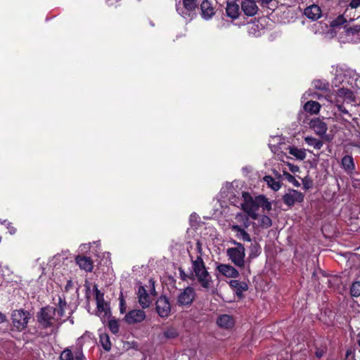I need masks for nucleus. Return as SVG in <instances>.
<instances>
[{
	"label": "nucleus",
	"instance_id": "obj_1",
	"mask_svg": "<svg viewBox=\"0 0 360 360\" xmlns=\"http://www.w3.org/2000/svg\"><path fill=\"white\" fill-rule=\"evenodd\" d=\"M66 308V302L59 297L57 308L46 307L42 308L38 313L37 321L39 325L44 328L60 325L62 323L61 318L65 316Z\"/></svg>",
	"mask_w": 360,
	"mask_h": 360
},
{
	"label": "nucleus",
	"instance_id": "obj_2",
	"mask_svg": "<svg viewBox=\"0 0 360 360\" xmlns=\"http://www.w3.org/2000/svg\"><path fill=\"white\" fill-rule=\"evenodd\" d=\"M334 84L335 86L346 84L354 89H360V77L352 69L338 67L336 69Z\"/></svg>",
	"mask_w": 360,
	"mask_h": 360
},
{
	"label": "nucleus",
	"instance_id": "obj_3",
	"mask_svg": "<svg viewBox=\"0 0 360 360\" xmlns=\"http://www.w3.org/2000/svg\"><path fill=\"white\" fill-rule=\"evenodd\" d=\"M190 257L192 262L194 278L195 277L197 278L202 288L208 289L212 279L206 269L202 257H200V255H197L196 257L194 258L192 255H190Z\"/></svg>",
	"mask_w": 360,
	"mask_h": 360
},
{
	"label": "nucleus",
	"instance_id": "obj_4",
	"mask_svg": "<svg viewBox=\"0 0 360 360\" xmlns=\"http://www.w3.org/2000/svg\"><path fill=\"white\" fill-rule=\"evenodd\" d=\"M231 243L236 247L228 248L226 255L236 266L243 268L245 266V248L242 243L236 240H233Z\"/></svg>",
	"mask_w": 360,
	"mask_h": 360
},
{
	"label": "nucleus",
	"instance_id": "obj_5",
	"mask_svg": "<svg viewBox=\"0 0 360 360\" xmlns=\"http://www.w3.org/2000/svg\"><path fill=\"white\" fill-rule=\"evenodd\" d=\"M11 316L12 326L17 331L24 330L32 318V315L29 311L21 309L13 310Z\"/></svg>",
	"mask_w": 360,
	"mask_h": 360
},
{
	"label": "nucleus",
	"instance_id": "obj_6",
	"mask_svg": "<svg viewBox=\"0 0 360 360\" xmlns=\"http://www.w3.org/2000/svg\"><path fill=\"white\" fill-rule=\"evenodd\" d=\"M243 202L241 204L242 209L252 219H257V211L259 205L257 202V197L252 198L248 193H243Z\"/></svg>",
	"mask_w": 360,
	"mask_h": 360
},
{
	"label": "nucleus",
	"instance_id": "obj_7",
	"mask_svg": "<svg viewBox=\"0 0 360 360\" xmlns=\"http://www.w3.org/2000/svg\"><path fill=\"white\" fill-rule=\"evenodd\" d=\"M197 8L196 0H183L182 5L178 6L176 11L186 21H190L196 15Z\"/></svg>",
	"mask_w": 360,
	"mask_h": 360
},
{
	"label": "nucleus",
	"instance_id": "obj_8",
	"mask_svg": "<svg viewBox=\"0 0 360 360\" xmlns=\"http://www.w3.org/2000/svg\"><path fill=\"white\" fill-rule=\"evenodd\" d=\"M95 289V297L97 305V313L101 319L105 320L109 318L110 316V307L107 302H105L103 298V294L97 288Z\"/></svg>",
	"mask_w": 360,
	"mask_h": 360
},
{
	"label": "nucleus",
	"instance_id": "obj_9",
	"mask_svg": "<svg viewBox=\"0 0 360 360\" xmlns=\"http://www.w3.org/2000/svg\"><path fill=\"white\" fill-rule=\"evenodd\" d=\"M195 292L193 288L187 287L179 294L176 303L180 307H189L193 302Z\"/></svg>",
	"mask_w": 360,
	"mask_h": 360
},
{
	"label": "nucleus",
	"instance_id": "obj_10",
	"mask_svg": "<svg viewBox=\"0 0 360 360\" xmlns=\"http://www.w3.org/2000/svg\"><path fill=\"white\" fill-rule=\"evenodd\" d=\"M304 198V194L295 189H288L282 198L283 202L289 207L293 206L295 203L302 202Z\"/></svg>",
	"mask_w": 360,
	"mask_h": 360
},
{
	"label": "nucleus",
	"instance_id": "obj_11",
	"mask_svg": "<svg viewBox=\"0 0 360 360\" xmlns=\"http://www.w3.org/2000/svg\"><path fill=\"white\" fill-rule=\"evenodd\" d=\"M155 309L160 317H167L171 311L169 299L166 296H160L156 301Z\"/></svg>",
	"mask_w": 360,
	"mask_h": 360
},
{
	"label": "nucleus",
	"instance_id": "obj_12",
	"mask_svg": "<svg viewBox=\"0 0 360 360\" xmlns=\"http://www.w3.org/2000/svg\"><path fill=\"white\" fill-rule=\"evenodd\" d=\"M146 319V313L141 309H133L129 311L124 317L125 321L129 324L142 322Z\"/></svg>",
	"mask_w": 360,
	"mask_h": 360
},
{
	"label": "nucleus",
	"instance_id": "obj_13",
	"mask_svg": "<svg viewBox=\"0 0 360 360\" xmlns=\"http://www.w3.org/2000/svg\"><path fill=\"white\" fill-rule=\"evenodd\" d=\"M309 127L321 137H323L328 130L327 124L319 118L312 119L309 122Z\"/></svg>",
	"mask_w": 360,
	"mask_h": 360
},
{
	"label": "nucleus",
	"instance_id": "obj_14",
	"mask_svg": "<svg viewBox=\"0 0 360 360\" xmlns=\"http://www.w3.org/2000/svg\"><path fill=\"white\" fill-rule=\"evenodd\" d=\"M202 17L205 20L210 19L215 13V8L212 0H203L200 5Z\"/></svg>",
	"mask_w": 360,
	"mask_h": 360
},
{
	"label": "nucleus",
	"instance_id": "obj_15",
	"mask_svg": "<svg viewBox=\"0 0 360 360\" xmlns=\"http://www.w3.org/2000/svg\"><path fill=\"white\" fill-rule=\"evenodd\" d=\"M241 9L248 16H254L258 11V6L255 0H243Z\"/></svg>",
	"mask_w": 360,
	"mask_h": 360
},
{
	"label": "nucleus",
	"instance_id": "obj_16",
	"mask_svg": "<svg viewBox=\"0 0 360 360\" xmlns=\"http://www.w3.org/2000/svg\"><path fill=\"white\" fill-rule=\"evenodd\" d=\"M345 23H347V20L342 15H340L330 22V25L333 28L342 29L348 34H354L358 32L356 29L347 27V25H344Z\"/></svg>",
	"mask_w": 360,
	"mask_h": 360
},
{
	"label": "nucleus",
	"instance_id": "obj_17",
	"mask_svg": "<svg viewBox=\"0 0 360 360\" xmlns=\"http://www.w3.org/2000/svg\"><path fill=\"white\" fill-rule=\"evenodd\" d=\"M69 262L68 257L65 254H58L53 257L49 262V266L53 269H59L63 266L67 265Z\"/></svg>",
	"mask_w": 360,
	"mask_h": 360
},
{
	"label": "nucleus",
	"instance_id": "obj_18",
	"mask_svg": "<svg viewBox=\"0 0 360 360\" xmlns=\"http://www.w3.org/2000/svg\"><path fill=\"white\" fill-rule=\"evenodd\" d=\"M218 271L223 276L229 278H237L239 276V272L230 264H221L217 266Z\"/></svg>",
	"mask_w": 360,
	"mask_h": 360
},
{
	"label": "nucleus",
	"instance_id": "obj_19",
	"mask_svg": "<svg viewBox=\"0 0 360 360\" xmlns=\"http://www.w3.org/2000/svg\"><path fill=\"white\" fill-rule=\"evenodd\" d=\"M136 295H137L138 302H139V304L141 305V307L143 309L148 308L151 303V300H150L149 295L148 294V292H147L146 290L144 288V287L139 286Z\"/></svg>",
	"mask_w": 360,
	"mask_h": 360
},
{
	"label": "nucleus",
	"instance_id": "obj_20",
	"mask_svg": "<svg viewBox=\"0 0 360 360\" xmlns=\"http://www.w3.org/2000/svg\"><path fill=\"white\" fill-rule=\"evenodd\" d=\"M304 13L308 18L316 20L321 18L322 12L319 6L313 4L306 8Z\"/></svg>",
	"mask_w": 360,
	"mask_h": 360
},
{
	"label": "nucleus",
	"instance_id": "obj_21",
	"mask_svg": "<svg viewBox=\"0 0 360 360\" xmlns=\"http://www.w3.org/2000/svg\"><path fill=\"white\" fill-rule=\"evenodd\" d=\"M226 13L232 19L238 18L240 13L239 6L235 1H227Z\"/></svg>",
	"mask_w": 360,
	"mask_h": 360
},
{
	"label": "nucleus",
	"instance_id": "obj_22",
	"mask_svg": "<svg viewBox=\"0 0 360 360\" xmlns=\"http://www.w3.org/2000/svg\"><path fill=\"white\" fill-rule=\"evenodd\" d=\"M229 285L236 291V293L238 296H240L244 291L248 289V285L245 282L238 280H231L229 282Z\"/></svg>",
	"mask_w": 360,
	"mask_h": 360
},
{
	"label": "nucleus",
	"instance_id": "obj_23",
	"mask_svg": "<svg viewBox=\"0 0 360 360\" xmlns=\"http://www.w3.org/2000/svg\"><path fill=\"white\" fill-rule=\"evenodd\" d=\"M76 262L79 266L86 271H92L93 262L89 257L85 256H78L76 258Z\"/></svg>",
	"mask_w": 360,
	"mask_h": 360
},
{
	"label": "nucleus",
	"instance_id": "obj_24",
	"mask_svg": "<svg viewBox=\"0 0 360 360\" xmlns=\"http://www.w3.org/2000/svg\"><path fill=\"white\" fill-rule=\"evenodd\" d=\"M231 229L236 233V236L243 241L250 242L251 238L249 233L245 230L241 228L238 225L233 224L231 226Z\"/></svg>",
	"mask_w": 360,
	"mask_h": 360
},
{
	"label": "nucleus",
	"instance_id": "obj_25",
	"mask_svg": "<svg viewBox=\"0 0 360 360\" xmlns=\"http://www.w3.org/2000/svg\"><path fill=\"white\" fill-rule=\"evenodd\" d=\"M217 323L219 327L224 328H230L234 325L233 319L228 314L221 315L218 318Z\"/></svg>",
	"mask_w": 360,
	"mask_h": 360
},
{
	"label": "nucleus",
	"instance_id": "obj_26",
	"mask_svg": "<svg viewBox=\"0 0 360 360\" xmlns=\"http://www.w3.org/2000/svg\"><path fill=\"white\" fill-rule=\"evenodd\" d=\"M337 96L338 98H342L343 102L351 103L354 101L352 91L345 86L338 90Z\"/></svg>",
	"mask_w": 360,
	"mask_h": 360
},
{
	"label": "nucleus",
	"instance_id": "obj_27",
	"mask_svg": "<svg viewBox=\"0 0 360 360\" xmlns=\"http://www.w3.org/2000/svg\"><path fill=\"white\" fill-rule=\"evenodd\" d=\"M342 165L348 174H352L355 169L354 159L351 155H345L342 158Z\"/></svg>",
	"mask_w": 360,
	"mask_h": 360
},
{
	"label": "nucleus",
	"instance_id": "obj_28",
	"mask_svg": "<svg viewBox=\"0 0 360 360\" xmlns=\"http://www.w3.org/2000/svg\"><path fill=\"white\" fill-rule=\"evenodd\" d=\"M321 105L316 101H307L304 105V109L305 111L311 114H317L319 112Z\"/></svg>",
	"mask_w": 360,
	"mask_h": 360
},
{
	"label": "nucleus",
	"instance_id": "obj_29",
	"mask_svg": "<svg viewBox=\"0 0 360 360\" xmlns=\"http://www.w3.org/2000/svg\"><path fill=\"white\" fill-rule=\"evenodd\" d=\"M304 141L307 145L317 150L321 149L323 146V143L321 140L310 136L304 137Z\"/></svg>",
	"mask_w": 360,
	"mask_h": 360
},
{
	"label": "nucleus",
	"instance_id": "obj_30",
	"mask_svg": "<svg viewBox=\"0 0 360 360\" xmlns=\"http://www.w3.org/2000/svg\"><path fill=\"white\" fill-rule=\"evenodd\" d=\"M289 153L300 160H303L306 158V152L303 148L290 147Z\"/></svg>",
	"mask_w": 360,
	"mask_h": 360
},
{
	"label": "nucleus",
	"instance_id": "obj_31",
	"mask_svg": "<svg viewBox=\"0 0 360 360\" xmlns=\"http://www.w3.org/2000/svg\"><path fill=\"white\" fill-rule=\"evenodd\" d=\"M264 181L271 189L275 191H278L281 187L280 181H276L271 176H265L264 177Z\"/></svg>",
	"mask_w": 360,
	"mask_h": 360
},
{
	"label": "nucleus",
	"instance_id": "obj_32",
	"mask_svg": "<svg viewBox=\"0 0 360 360\" xmlns=\"http://www.w3.org/2000/svg\"><path fill=\"white\" fill-rule=\"evenodd\" d=\"M257 202L259 205V208L262 207L264 210L269 211L271 210V204L263 195L257 196Z\"/></svg>",
	"mask_w": 360,
	"mask_h": 360
},
{
	"label": "nucleus",
	"instance_id": "obj_33",
	"mask_svg": "<svg viewBox=\"0 0 360 360\" xmlns=\"http://www.w3.org/2000/svg\"><path fill=\"white\" fill-rule=\"evenodd\" d=\"M257 202L259 205V208L262 207L264 210L269 211L271 210V204L263 195L257 196Z\"/></svg>",
	"mask_w": 360,
	"mask_h": 360
},
{
	"label": "nucleus",
	"instance_id": "obj_34",
	"mask_svg": "<svg viewBox=\"0 0 360 360\" xmlns=\"http://www.w3.org/2000/svg\"><path fill=\"white\" fill-rule=\"evenodd\" d=\"M257 219L259 225L263 229H267L272 225L271 219L266 215H262Z\"/></svg>",
	"mask_w": 360,
	"mask_h": 360
},
{
	"label": "nucleus",
	"instance_id": "obj_35",
	"mask_svg": "<svg viewBox=\"0 0 360 360\" xmlns=\"http://www.w3.org/2000/svg\"><path fill=\"white\" fill-rule=\"evenodd\" d=\"M100 342L103 347V348L105 351H110L111 349V343L110 341V338L108 335L103 334L100 336Z\"/></svg>",
	"mask_w": 360,
	"mask_h": 360
},
{
	"label": "nucleus",
	"instance_id": "obj_36",
	"mask_svg": "<svg viewBox=\"0 0 360 360\" xmlns=\"http://www.w3.org/2000/svg\"><path fill=\"white\" fill-rule=\"evenodd\" d=\"M350 293L352 296L356 297L360 295V281H355L352 284Z\"/></svg>",
	"mask_w": 360,
	"mask_h": 360
},
{
	"label": "nucleus",
	"instance_id": "obj_37",
	"mask_svg": "<svg viewBox=\"0 0 360 360\" xmlns=\"http://www.w3.org/2000/svg\"><path fill=\"white\" fill-rule=\"evenodd\" d=\"M163 335L167 339H174L178 335L176 330L174 328H168L163 332Z\"/></svg>",
	"mask_w": 360,
	"mask_h": 360
},
{
	"label": "nucleus",
	"instance_id": "obj_38",
	"mask_svg": "<svg viewBox=\"0 0 360 360\" xmlns=\"http://www.w3.org/2000/svg\"><path fill=\"white\" fill-rule=\"evenodd\" d=\"M283 176L284 179L288 180L290 183L292 184L295 186L298 187L300 186L299 181L296 180L295 178L288 172L283 170Z\"/></svg>",
	"mask_w": 360,
	"mask_h": 360
},
{
	"label": "nucleus",
	"instance_id": "obj_39",
	"mask_svg": "<svg viewBox=\"0 0 360 360\" xmlns=\"http://www.w3.org/2000/svg\"><path fill=\"white\" fill-rule=\"evenodd\" d=\"M108 327L112 333L116 334L119 331V323L115 319H110L108 321Z\"/></svg>",
	"mask_w": 360,
	"mask_h": 360
},
{
	"label": "nucleus",
	"instance_id": "obj_40",
	"mask_svg": "<svg viewBox=\"0 0 360 360\" xmlns=\"http://www.w3.org/2000/svg\"><path fill=\"white\" fill-rule=\"evenodd\" d=\"M61 360H74V356L71 350L66 349L60 354Z\"/></svg>",
	"mask_w": 360,
	"mask_h": 360
},
{
	"label": "nucleus",
	"instance_id": "obj_41",
	"mask_svg": "<svg viewBox=\"0 0 360 360\" xmlns=\"http://www.w3.org/2000/svg\"><path fill=\"white\" fill-rule=\"evenodd\" d=\"M179 271L180 278L183 281H187L188 279H191V280L194 279V275L193 273H191L190 274H187L185 273V271L181 268L179 269Z\"/></svg>",
	"mask_w": 360,
	"mask_h": 360
},
{
	"label": "nucleus",
	"instance_id": "obj_42",
	"mask_svg": "<svg viewBox=\"0 0 360 360\" xmlns=\"http://www.w3.org/2000/svg\"><path fill=\"white\" fill-rule=\"evenodd\" d=\"M260 253L259 248L257 247V245H254L252 247L251 252L250 253V257L255 258L257 256L259 255Z\"/></svg>",
	"mask_w": 360,
	"mask_h": 360
},
{
	"label": "nucleus",
	"instance_id": "obj_43",
	"mask_svg": "<svg viewBox=\"0 0 360 360\" xmlns=\"http://www.w3.org/2000/svg\"><path fill=\"white\" fill-rule=\"evenodd\" d=\"M349 6L352 8H356L360 6V0H352L349 4Z\"/></svg>",
	"mask_w": 360,
	"mask_h": 360
},
{
	"label": "nucleus",
	"instance_id": "obj_44",
	"mask_svg": "<svg viewBox=\"0 0 360 360\" xmlns=\"http://www.w3.org/2000/svg\"><path fill=\"white\" fill-rule=\"evenodd\" d=\"M317 98L319 99V100H321L323 96H321V95H318L317 96ZM324 98L326 99L328 101L332 103L333 102V96L332 95H329L328 94L327 96H324Z\"/></svg>",
	"mask_w": 360,
	"mask_h": 360
},
{
	"label": "nucleus",
	"instance_id": "obj_45",
	"mask_svg": "<svg viewBox=\"0 0 360 360\" xmlns=\"http://www.w3.org/2000/svg\"><path fill=\"white\" fill-rule=\"evenodd\" d=\"M325 84L321 83L320 81H316L314 82V86L316 88H318L319 89H322L325 88Z\"/></svg>",
	"mask_w": 360,
	"mask_h": 360
},
{
	"label": "nucleus",
	"instance_id": "obj_46",
	"mask_svg": "<svg viewBox=\"0 0 360 360\" xmlns=\"http://www.w3.org/2000/svg\"><path fill=\"white\" fill-rule=\"evenodd\" d=\"M288 167H289V169L292 173H295V172L299 171V167L297 166H296V165L288 164Z\"/></svg>",
	"mask_w": 360,
	"mask_h": 360
},
{
	"label": "nucleus",
	"instance_id": "obj_47",
	"mask_svg": "<svg viewBox=\"0 0 360 360\" xmlns=\"http://www.w3.org/2000/svg\"><path fill=\"white\" fill-rule=\"evenodd\" d=\"M4 224H6L8 225V229L9 230V232L11 234H13L15 233V229L11 226V224L9 222H7L6 221H4Z\"/></svg>",
	"mask_w": 360,
	"mask_h": 360
},
{
	"label": "nucleus",
	"instance_id": "obj_48",
	"mask_svg": "<svg viewBox=\"0 0 360 360\" xmlns=\"http://www.w3.org/2000/svg\"><path fill=\"white\" fill-rule=\"evenodd\" d=\"M338 110L345 115H349L348 110L345 109L342 105L338 104L337 105Z\"/></svg>",
	"mask_w": 360,
	"mask_h": 360
},
{
	"label": "nucleus",
	"instance_id": "obj_49",
	"mask_svg": "<svg viewBox=\"0 0 360 360\" xmlns=\"http://www.w3.org/2000/svg\"><path fill=\"white\" fill-rule=\"evenodd\" d=\"M196 250H197V252L198 253V255H200L201 256L202 255V245L200 243V241H198L196 243Z\"/></svg>",
	"mask_w": 360,
	"mask_h": 360
},
{
	"label": "nucleus",
	"instance_id": "obj_50",
	"mask_svg": "<svg viewBox=\"0 0 360 360\" xmlns=\"http://www.w3.org/2000/svg\"><path fill=\"white\" fill-rule=\"evenodd\" d=\"M124 310H125L124 302L123 299H121V300H120V311H121V313H124Z\"/></svg>",
	"mask_w": 360,
	"mask_h": 360
},
{
	"label": "nucleus",
	"instance_id": "obj_51",
	"mask_svg": "<svg viewBox=\"0 0 360 360\" xmlns=\"http://www.w3.org/2000/svg\"><path fill=\"white\" fill-rule=\"evenodd\" d=\"M72 287V282L70 280H68L67 282V284L65 285V290H68Z\"/></svg>",
	"mask_w": 360,
	"mask_h": 360
},
{
	"label": "nucleus",
	"instance_id": "obj_52",
	"mask_svg": "<svg viewBox=\"0 0 360 360\" xmlns=\"http://www.w3.org/2000/svg\"><path fill=\"white\" fill-rule=\"evenodd\" d=\"M83 357V354L81 352H78V353L75 356V360H82Z\"/></svg>",
	"mask_w": 360,
	"mask_h": 360
},
{
	"label": "nucleus",
	"instance_id": "obj_53",
	"mask_svg": "<svg viewBox=\"0 0 360 360\" xmlns=\"http://www.w3.org/2000/svg\"><path fill=\"white\" fill-rule=\"evenodd\" d=\"M6 321V316H5L4 314H2V313H1V312H0V323H4V322H5Z\"/></svg>",
	"mask_w": 360,
	"mask_h": 360
},
{
	"label": "nucleus",
	"instance_id": "obj_54",
	"mask_svg": "<svg viewBox=\"0 0 360 360\" xmlns=\"http://www.w3.org/2000/svg\"><path fill=\"white\" fill-rule=\"evenodd\" d=\"M272 0H259L262 6L268 5Z\"/></svg>",
	"mask_w": 360,
	"mask_h": 360
},
{
	"label": "nucleus",
	"instance_id": "obj_55",
	"mask_svg": "<svg viewBox=\"0 0 360 360\" xmlns=\"http://www.w3.org/2000/svg\"><path fill=\"white\" fill-rule=\"evenodd\" d=\"M274 174L275 176L277 177L278 179H281L283 178V174L281 175V174H278V172L275 170H274Z\"/></svg>",
	"mask_w": 360,
	"mask_h": 360
},
{
	"label": "nucleus",
	"instance_id": "obj_56",
	"mask_svg": "<svg viewBox=\"0 0 360 360\" xmlns=\"http://www.w3.org/2000/svg\"><path fill=\"white\" fill-rule=\"evenodd\" d=\"M245 227L247 228L249 226L248 224V218L247 217H245Z\"/></svg>",
	"mask_w": 360,
	"mask_h": 360
},
{
	"label": "nucleus",
	"instance_id": "obj_57",
	"mask_svg": "<svg viewBox=\"0 0 360 360\" xmlns=\"http://www.w3.org/2000/svg\"><path fill=\"white\" fill-rule=\"evenodd\" d=\"M80 248L82 250H83L85 248H89V247L88 246V245H86V244H83L80 246Z\"/></svg>",
	"mask_w": 360,
	"mask_h": 360
},
{
	"label": "nucleus",
	"instance_id": "obj_58",
	"mask_svg": "<svg viewBox=\"0 0 360 360\" xmlns=\"http://www.w3.org/2000/svg\"><path fill=\"white\" fill-rule=\"evenodd\" d=\"M304 188H308V184L304 185Z\"/></svg>",
	"mask_w": 360,
	"mask_h": 360
},
{
	"label": "nucleus",
	"instance_id": "obj_59",
	"mask_svg": "<svg viewBox=\"0 0 360 360\" xmlns=\"http://www.w3.org/2000/svg\"><path fill=\"white\" fill-rule=\"evenodd\" d=\"M304 188H308V184L304 185Z\"/></svg>",
	"mask_w": 360,
	"mask_h": 360
},
{
	"label": "nucleus",
	"instance_id": "obj_60",
	"mask_svg": "<svg viewBox=\"0 0 360 360\" xmlns=\"http://www.w3.org/2000/svg\"><path fill=\"white\" fill-rule=\"evenodd\" d=\"M316 355H317V356H319H319H321L320 353H316Z\"/></svg>",
	"mask_w": 360,
	"mask_h": 360
},
{
	"label": "nucleus",
	"instance_id": "obj_61",
	"mask_svg": "<svg viewBox=\"0 0 360 360\" xmlns=\"http://www.w3.org/2000/svg\"><path fill=\"white\" fill-rule=\"evenodd\" d=\"M358 344L360 346V340L358 341Z\"/></svg>",
	"mask_w": 360,
	"mask_h": 360
}]
</instances>
